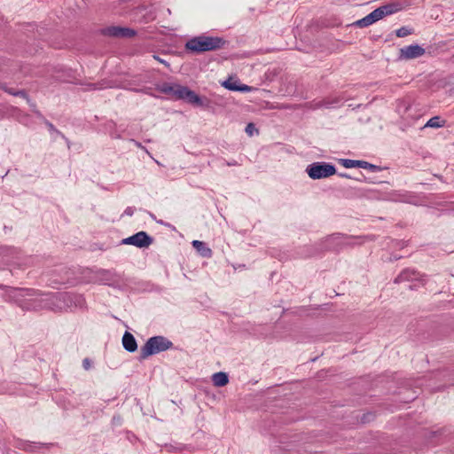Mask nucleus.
Instances as JSON below:
<instances>
[{"label":"nucleus","instance_id":"obj_1","mask_svg":"<svg viewBox=\"0 0 454 454\" xmlns=\"http://www.w3.org/2000/svg\"><path fill=\"white\" fill-rule=\"evenodd\" d=\"M223 44L224 40L221 37L200 35L187 41L185 48L192 52L200 53L220 49Z\"/></svg>","mask_w":454,"mask_h":454},{"label":"nucleus","instance_id":"obj_2","mask_svg":"<svg viewBox=\"0 0 454 454\" xmlns=\"http://www.w3.org/2000/svg\"><path fill=\"white\" fill-rule=\"evenodd\" d=\"M173 343L163 336H154L147 340L140 348L139 359L144 360L149 356L169 349Z\"/></svg>","mask_w":454,"mask_h":454},{"label":"nucleus","instance_id":"obj_3","mask_svg":"<svg viewBox=\"0 0 454 454\" xmlns=\"http://www.w3.org/2000/svg\"><path fill=\"white\" fill-rule=\"evenodd\" d=\"M305 172L313 180L327 178L336 173L335 167L325 161L313 162L307 166Z\"/></svg>","mask_w":454,"mask_h":454},{"label":"nucleus","instance_id":"obj_4","mask_svg":"<svg viewBox=\"0 0 454 454\" xmlns=\"http://www.w3.org/2000/svg\"><path fill=\"white\" fill-rule=\"evenodd\" d=\"M51 303L55 309H63L70 307L74 301L75 305L82 303V298L81 296H74L68 294H59L51 298Z\"/></svg>","mask_w":454,"mask_h":454},{"label":"nucleus","instance_id":"obj_5","mask_svg":"<svg viewBox=\"0 0 454 454\" xmlns=\"http://www.w3.org/2000/svg\"><path fill=\"white\" fill-rule=\"evenodd\" d=\"M153 239L145 231H139L121 240V244L132 245L139 248H145L151 246Z\"/></svg>","mask_w":454,"mask_h":454},{"label":"nucleus","instance_id":"obj_6","mask_svg":"<svg viewBox=\"0 0 454 454\" xmlns=\"http://www.w3.org/2000/svg\"><path fill=\"white\" fill-rule=\"evenodd\" d=\"M426 53V50L418 45H409L403 47L399 50V59L402 60H410L418 59Z\"/></svg>","mask_w":454,"mask_h":454},{"label":"nucleus","instance_id":"obj_7","mask_svg":"<svg viewBox=\"0 0 454 454\" xmlns=\"http://www.w3.org/2000/svg\"><path fill=\"white\" fill-rule=\"evenodd\" d=\"M400 10V5L397 4H389L377 8L371 12V24L376 22L385 16L395 13Z\"/></svg>","mask_w":454,"mask_h":454},{"label":"nucleus","instance_id":"obj_8","mask_svg":"<svg viewBox=\"0 0 454 454\" xmlns=\"http://www.w3.org/2000/svg\"><path fill=\"white\" fill-rule=\"evenodd\" d=\"M354 238L347 237L341 234H333L327 238L329 248L342 247L346 246H353L355 244Z\"/></svg>","mask_w":454,"mask_h":454},{"label":"nucleus","instance_id":"obj_9","mask_svg":"<svg viewBox=\"0 0 454 454\" xmlns=\"http://www.w3.org/2000/svg\"><path fill=\"white\" fill-rule=\"evenodd\" d=\"M97 281L103 285L114 286L119 282V277L114 270H99L96 273Z\"/></svg>","mask_w":454,"mask_h":454},{"label":"nucleus","instance_id":"obj_10","mask_svg":"<svg viewBox=\"0 0 454 454\" xmlns=\"http://www.w3.org/2000/svg\"><path fill=\"white\" fill-rule=\"evenodd\" d=\"M105 34L114 37H131L135 32L126 27H110L105 30Z\"/></svg>","mask_w":454,"mask_h":454},{"label":"nucleus","instance_id":"obj_11","mask_svg":"<svg viewBox=\"0 0 454 454\" xmlns=\"http://www.w3.org/2000/svg\"><path fill=\"white\" fill-rule=\"evenodd\" d=\"M184 86L179 84H172V83H164L160 87V91L174 96L176 98H180L182 91Z\"/></svg>","mask_w":454,"mask_h":454},{"label":"nucleus","instance_id":"obj_12","mask_svg":"<svg viewBox=\"0 0 454 454\" xmlns=\"http://www.w3.org/2000/svg\"><path fill=\"white\" fill-rule=\"evenodd\" d=\"M122 346L128 352L131 353L137 349V340L129 332L124 333L122 336Z\"/></svg>","mask_w":454,"mask_h":454},{"label":"nucleus","instance_id":"obj_13","mask_svg":"<svg viewBox=\"0 0 454 454\" xmlns=\"http://www.w3.org/2000/svg\"><path fill=\"white\" fill-rule=\"evenodd\" d=\"M179 99H186L188 102L197 106L202 105L201 98L199 97V95H197L194 91L189 90L185 86L184 87V90Z\"/></svg>","mask_w":454,"mask_h":454},{"label":"nucleus","instance_id":"obj_14","mask_svg":"<svg viewBox=\"0 0 454 454\" xmlns=\"http://www.w3.org/2000/svg\"><path fill=\"white\" fill-rule=\"evenodd\" d=\"M0 290H5L6 294L4 295L5 301L17 299L19 296H23L22 293L26 292L24 289L13 288L4 285H0Z\"/></svg>","mask_w":454,"mask_h":454},{"label":"nucleus","instance_id":"obj_15","mask_svg":"<svg viewBox=\"0 0 454 454\" xmlns=\"http://www.w3.org/2000/svg\"><path fill=\"white\" fill-rule=\"evenodd\" d=\"M340 163L346 168H369V162L364 161V160L340 159Z\"/></svg>","mask_w":454,"mask_h":454},{"label":"nucleus","instance_id":"obj_16","mask_svg":"<svg viewBox=\"0 0 454 454\" xmlns=\"http://www.w3.org/2000/svg\"><path fill=\"white\" fill-rule=\"evenodd\" d=\"M411 109L412 106L411 104L405 100L400 101L397 105V112L404 119L413 118V116L410 114Z\"/></svg>","mask_w":454,"mask_h":454},{"label":"nucleus","instance_id":"obj_17","mask_svg":"<svg viewBox=\"0 0 454 454\" xmlns=\"http://www.w3.org/2000/svg\"><path fill=\"white\" fill-rule=\"evenodd\" d=\"M212 381L215 387H223L228 384L229 378L227 373L219 372L213 374Z\"/></svg>","mask_w":454,"mask_h":454},{"label":"nucleus","instance_id":"obj_18","mask_svg":"<svg viewBox=\"0 0 454 454\" xmlns=\"http://www.w3.org/2000/svg\"><path fill=\"white\" fill-rule=\"evenodd\" d=\"M192 246L196 248L203 256L209 257L211 256V249L207 247L205 243L200 240H193Z\"/></svg>","mask_w":454,"mask_h":454},{"label":"nucleus","instance_id":"obj_19","mask_svg":"<svg viewBox=\"0 0 454 454\" xmlns=\"http://www.w3.org/2000/svg\"><path fill=\"white\" fill-rule=\"evenodd\" d=\"M443 123L444 121H441L440 117L434 116L425 124V128H440L443 126Z\"/></svg>","mask_w":454,"mask_h":454},{"label":"nucleus","instance_id":"obj_20","mask_svg":"<svg viewBox=\"0 0 454 454\" xmlns=\"http://www.w3.org/2000/svg\"><path fill=\"white\" fill-rule=\"evenodd\" d=\"M222 85L230 90H232V91H237L238 90V84H237V82L235 81H232L231 79H229L227 81H224Z\"/></svg>","mask_w":454,"mask_h":454},{"label":"nucleus","instance_id":"obj_21","mask_svg":"<svg viewBox=\"0 0 454 454\" xmlns=\"http://www.w3.org/2000/svg\"><path fill=\"white\" fill-rule=\"evenodd\" d=\"M352 25L353 26H357V27H368L369 26V15H366L363 19L354 22Z\"/></svg>","mask_w":454,"mask_h":454},{"label":"nucleus","instance_id":"obj_22","mask_svg":"<svg viewBox=\"0 0 454 454\" xmlns=\"http://www.w3.org/2000/svg\"><path fill=\"white\" fill-rule=\"evenodd\" d=\"M411 34V29L407 28L405 27H401V28L396 30V35L398 37H404V36H407V35H409Z\"/></svg>","mask_w":454,"mask_h":454},{"label":"nucleus","instance_id":"obj_23","mask_svg":"<svg viewBox=\"0 0 454 454\" xmlns=\"http://www.w3.org/2000/svg\"><path fill=\"white\" fill-rule=\"evenodd\" d=\"M256 132L258 133V130L255 129L254 125L253 123H248L246 127V132L249 135V136H253L254 132Z\"/></svg>","mask_w":454,"mask_h":454},{"label":"nucleus","instance_id":"obj_24","mask_svg":"<svg viewBox=\"0 0 454 454\" xmlns=\"http://www.w3.org/2000/svg\"><path fill=\"white\" fill-rule=\"evenodd\" d=\"M251 90H252V87H250L248 85H246V84H243V85L238 86V90L237 91L249 92Z\"/></svg>","mask_w":454,"mask_h":454},{"label":"nucleus","instance_id":"obj_25","mask_svg":"<svg viewBox=\"0 0 454 454\" xmlns=\"http://www.w3.org/2000/svg\"><path fill=\"white\" fill-rule=\"evenodd\" d=\"M10 94H12V95H15V96H22V97H25L26 94L24 91H14V90H9L8 91Z\"/></svg>","mask_w":454,"mask_h":454},{"label":"nucleus","instance_id":"obj_26","mask_svg":"<svg viewBox=\"0 0 454 454\" xmlns=\"http://www.w3.org/2000/svg\"><path fill=\"white\" fill-rule=\"evenodd\" d=\"M134 213V208L133 207H127L124 211V214L128 215H132Z\"/></svg>","mask_w":454,"mask_h":454},{"label":"nucleus","instance_id":"obj_27","mask_svg":"<svg viewBox=\"0 0 454 454\" xmlns=\"http://www.w3.org/2000/svg\"><path fill=\"white\" fill-rule=\"evenodd\" d=\"M82 365H83V367H84L86 370L90 369V364L89 359H87V358H86V359H84V360H83V362H82Z\"/></svg>","mask_w":454,"mask_h":454},{"label":"nucleus","instance_id":"obj_28","mask_svg":"<svg viewBox=\"0 0 454 454\" xmlns=\"http://www.w3.org/2000/svg\"><path fill=\"white\" fill-rule=\"evenodd\" d=\"M410 272L408 270L406 271H403L399 277L397 279H405V278H408V274Z\"/></svg>","mask_w":454,"mask_h":454},{"label":"nucleus","instance_id":"obj_29","mask_svg":"<svg viewBox=\"0 0 454 454\" xmlns=\"http://www.w3.org/2000/svg\"><path fill=\"white\" fill-rule=\"evenodd\" d=\"M380 170V168L375 165L371 164V174Z\"/></svg>","mask_w":454,"mask_h":454},{"label":"nucleus","instance_id":"obj_30","mask_svg":"<svg viewBox=\"0 0 454 454\" xmlns=\"http://www.w3.org/2000/svg\"><path fill=\"white\" fill-rule=\"evenodd\" d=\"M225 164L227 166H238L239 165L238 161H236V160L225 161Z\"/></svg>","mask_w":454,"mask_h":454},{"label":"nucleus","instance_id":"obj_31","mask_svg":"<svg viewBox=\"0 0 454 454\" xmlns=\"http://www.w3.org/2000/svg\"><path fill=\"white\" fill-rule=\"evenodd\" d=\"M153 58L155 59H157L159 62H160V63H162V64H164V65L168 67V64L165 60L161 59L160 57H157V56L153 55Z\"/></svg>","mask_w":454,"mask_h":454},{"label":"nucleus","instance_id":"obj_32","mask_svg":"<svg viewBox=\"0 0 454 454\" xmlns=\"http://www.w3.org/2000/svg\"><path fill=\"white\" fill-rule=\"evenodd\" d=\"M371 182L372 183H384L385 181H378L375 177H370Z\"/></svg>","mask_w":454,"mask_h":454},{"label":"nucleus","instance_id":"obj_33","mask_svg":"<svg viewBox=\"0 0 454 454\" xmlns=\"http://www.w3.org/2000/svg\"><path fill=\"white\" fill-rule=\"evenodd\" d=\"M340 176H344V177H348V176H347V175H343V174H341Z\"/></svg>","mask_w":454,"mask_h":454}]
</instances>
